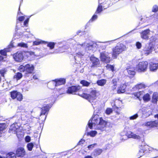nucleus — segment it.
Masks as SVG:
<instances>
[{
	"instance_id": "obj_1",
	"label": "nucleus",
	"mask_w": 158,
	"mask_h": 158,
	"mask_svg": "<svg viewBox=\"0 0 158 158\" xmlns=\"http://www.w3.org/2000/svg\"><path fill=\"white\" fill-rule=\"evenodd\" d=\"M106 122L99 117L97 115L94 116L89 121L88 125L89 127L92 129L93 127L96 129L101 131L105 130Z\"/></svg>"
},
{
	"instance_id": "obj_2",
	"label": "nucleus",
	"mask_w": 158,
	"mask_h": 158,
	"mask_svg": "<svg viewBox=\"0 0 158 158\" xmlns=\"http://www.w3.org/2000/svg\"><path fill=\"white\" fill-rule=\"evenodd\" d=\"M75 46L76 48L77 46L78 48L79 47L84 49L85 48L87 52L90 53L94 52L96 50L97 45L96 43L94 42L86 41L83 44H80L77 43L74 47Z\"/></svg>"
},
{
	"instance_id": "obj_3",
	"label": "nucleus",
	"mask_w": 158,
	"mask_h": 158,
	"mask_svg": "<svg viewBox=\"0 0 158 158\" xmlns=\"http://www.w3.org/2000/svg\"><path fill=\"white\" fill-rule=\"evenodd\" d=\"M78 94L81 97L88 99L90 102H91L99 96L100 93L96 90L93 89L91 91L89 94L84 93L81 94L79 93Z\"/></svg>"
},
{
	"instance_id": "obj_4",
	"label": "nucleus",
	"mask_w": 158,
	"mask_h": 158,
	"mask_svg": "<svg viewBox=\"0 0 158 158\" xmlns=\"http://www.w3.org/2000/svg\"><path fill=\"white\" fill-rule=\"evenodd\" d=\"M126 47L123 44H118L117 46L113 49L112 57L114 58L117 57L118 55L120 54L124 51Z\"/></svg>"
},
{
	"instance_id": "obj_5",
	"label": "nucleus",
	"mask_w": 158,
	"mask_h": 158,
	"mask_svg": "<svg viewBox=\"0 0 158 158\" xmlns=\"http://www.w3.org/2000/svg\"><path fill=\"white\" fill-rule=\"evenodd\" d=\"M34 67L32 64H27L25 65H21L18 69L20 72H25L26 74L32 73L34 70Z\"/></svg>"
},
{
	"instance_id": "obj_6",
	"label": "nucleus",
	"mask_w": 158,
	"mask_h": 158,
	"mask_svg": "<svg viewBox=\"0 0 158 158\" xmlns=\"http://www.w3.org/2000/svg\"><path fill=\"white\" fill-rule=\"evenodd\" d=\"M24 120V119L22 118V117H21L20 119H19L18 122L15 123L11 125L9 129V132L10 133L17 134L20 128L21 123H22L21 121Z\"/></svg>"
},
{
	"instance_id": "obj_7",
	"label": "nucleus",
	"mask_w": 158,
	"mask_h": 158,
	"mask_svg": "<svg viewBox=\"0 0 158 158\" xmlns=\"http://www.w3.org/2000/svg\"><path fill=\"white\" fill-rule=\"evenodd\" d=\"M77 43H77L76 44H75L73 46L74 48L76 49V52L75 54H74L73 56L75 60L77 61L78 62H79L81 60V58H82V57L84 56L85 53L82 51H80L79 50V49L82 50L84 48L80 47H79L78 48L77 46V48L75 47V46L74 47L75 45Z\"/></svg>"
},
{
	"instance_id": "obj_8",
	"label": "nucleus",
	"mask_w": 158,
	"mask_h": 158,
	"mask_svg": "<svg viewBox=\"0 0 158 158\" xmlns=\"http://www.w3.org/2000/svg\"><path fill=\"white\" fill-rule=\"evenodd\" d=\"M51 106L48 105L41 108V112L39 118V119L41 120V121L43 122L45 120L47 114Z\"/></svg>"
},
{
	"instance_id": "obj_9",
	"label": "nucleus",
	"mask_w": 158,
	"mask_h": 158,
	"mask_svg": "<svg viewBox=\"0 0 158 158\" xmlns=\"http://www.w3.org/2000/svg\"><path fill=\"white\" fill-rule=\"evenodd\" d=\"M148 65V63L147 61L140 62L137 65L136 69L139 72H144L147 71Z\"/></svg>"
},
{
	"instance_id": "obj_10",
	"label": "nucleus",
	"mask_w": 158,
	"mask_h": 158,
	"mask_svg": "<svg viewBox=\"0 0 158 158\" xmlns=\"http://www.w3.org/2000/svg\"><path fill=\"white\" fill-rule=\"evenodd\" d=\"M155 117L158 119V114L155 115ZM143 125L149 128L158 127V120L148 122L144 123Z\"/></svg>"
},
{
	"instance_id": "obj_11",
	"label": "nucleus",
	"mask_w": 158,
	"mask_h": 158,
	"mask_svg": "<svg viewBox=\"0 0 158 158\" xmlns=\"http://www.w3.org/2000/svg\"><path fill=\"white\" fill-rule=\"evenodd\" d=\"M10 95L11 98L13 99L16 98L19 101L22 100L23 99V96L22 94L17 91H13L11 92Z\"/></svg>"
},
{
	"instance_id": "obj_12",
	"label": "nucleus",
	"mask_w": 158,
	"mask_h": 158,
	"mask_svg": "<svg viewBox=\"0 0 158 158\" xmlns=\"http://www.w3.org/2000/svg\"><path fill=\"white\" fill-rule=\"evenodd\" d=\"M13 57L15 61L19 62H22L24 58L22 53L20 52H18L14 54Z\"/></svg>"
},
{
	"instance_id": "obj_13",
	"label": "nucleus",
	"mask_w": 158,
	"mask_h": 158,
	"mask_svg": "<svg viewBox=\"0 0 158 158\" xmlns=\"http://www.w3.org/2000/svg\"><path fill=\"white\" fill-rule=\"evenodd\" d=\"M109 53L106 51L101 53V59L102 61L109 62L110 60V57L109 56Z\"/></svg>"
},
{
	"instance_id": "obj_14",
	"label": "nucleus",
	"mask_w": 158,
	"mask_h": 158,
	"mask_svg": "<svg viewBox=\"0 0 158 158\" xmlns=\"http://www.w3.org/2000/svg\"><path fill=\"white\" fill-rule=\"evenodd\" d=\"M155 45V42H150L148 46H146V47L144 48V51H145V54L146 55H148L151 52Z\"/></svg>"
},
{
	"instance_id": "obj_15",
	"label": "nucleus",
	"mask_w": 158,
	"mask_h": 158,
	"mask_svg": "<svg viewBox=\"0 0 158 158\" xmlns=\"http://www.w3.org/2000/svg\"><path fill=\"white\" fill-rule=\"evenodd\" d=\"M81 87L80 86H73L69 87L67 90V93L69 94H76V92L79 90Z\"/></svg>"
},
{
	"instance_id": "obj_16",
	"label": "nucleus",
	"mask_w": 158,
	"mask_h": 158,
	"mask_svg": "<svg viewBox=\"0 0 158 158\" xmlns=\"http://www.w3.org/2000/svg\"><path fill=\"white\" fill-rule=\"evenodd\" d=\"M90 60L92 63L91 67H97L99 66L100 61L98 59L94 56H91L90 57Z\"/></svg>"
},
{
	"instance_id": "obj_17",
	"label": "nucleus",
	"mask_w": 158,
	"mask_h": 158,
	"mask_svg": "<svg viewBox=\"0 0 158 158\" xmlns=\"http://www.w3.org/2000/svg\"><path fill=\"white\" fill-rule=\"evenodd\" d=\"M150 30L149 29L144 30L140 33L141 37L143 39L148 40L149 38L150 34Z\"/></svg>"
},
{
	"instance_id": "obj_18",
	"label": "nucleus",
	"mask_w": 158,
	"mask_h": 158,
	"mask_svg": "<svg viewBox=\"0 0 158 158\" xmlns=\"http://www.w3.org/2000/svg\"><path fill=\"white\" fill-rule=\"evenodd\" d=\"M25 19V17L24 16H19L18 17V19L17 20V24L16 26L15 29V31L17 32L18 30L20 29V26L22 25L21 23L20 22L23 21Z\"/></svg>"
},
{
	"instance_id": "obj_19",
	"label": "nucleus",
	"mask_w": 158,
	"mask_h": 158,
	"mask_svg": "<svg viewBox=\"0 0 158 158\" xmlns=\"http://www.w3.org/2000/svg\"><path fill=\"white\" fill-rule=\"evenodd\" d=\"M53 84L56 86L64 84L65 83V79L64 78L56 79L52 81Z\"/></svg>"
},
{
	"instance_id": "obj_20",
	"label": "nucleus",
	"mask_w": 158,
	"mask_h": 158,
	"mask_svg": "<svg viewBox=\"0 0 158 158\" xmlns=\"http://www.w3.org/2000/svg\"><path fill=\"white\" fill-rule=\"evenodd\" d=\"M25 151L23 148H19L16 151V155L18 156L23 157L25 155Z\"/></svg>"
},
{
	"instance_id": "obj_21",
	"label": "nucleus",
	"mask_w": 158,
	"mask_h": 158,
	"mask_svg": "<svg viewBox=\"0 0 158 158\" xmlns=\"http://www.w3.org/2000/svg\"><path fill=\"white\" fill-rule=\"evenodd\" d=\"M111 105L113 108L115 109L120 108L122 106V103L121 101L116 100L114 101V103H112Z\"/></svg>"
},
{
	"instance_id": "obj_22",
	"label": "nucleus",
	"mask_w": 158,
	"mask_h": 158,
	"mask_svg": "<svg viewBox=\"0 0 158 158\" xmlns=\"http://www.w3.org/2000/svg\"><path fill=\"white\" fill-rule=\"evenodd\" d=\"M146 87V86L143 83H140L136 85L132 88L133 91L137 90L139 89H144Z\"/></svg>"
},
{
	"instance_id": "obj_23",
	"label": "nucleus",
	"mask_w": 158,
	"mask_h": 158,
	"mask_svg": "<svg viewBox=\"0 0 158 158\" xmlns=\"http://www.w3.org/2000/svg\"><path fill=\"white\" fill-rule=\"evenodd\" d=\"M158 68V63H155L153 62H151L150 63L149 68L150 71H155Z\"/></svg>"
},
{
	"instance_id": "obj_24",
	"label": "nucleus",
	"mask_w": 158,
	"mask_h": 158,
	"mask_svg": "<svg viewBox=\"0 0 158 158\" xmlns=\"http://www.w3.org/2000/svg\"><path fill=\"white\" fill-rule=\"evenodd\" d=\"M127 136L129 138H132L137 139H139L140 138L139 135H136L131 131H129L127 133Z\"/></svg>"
},
{
	"instance_id": "obj_25",
	"label": "nucleus",
	"mask_w": 158,
	"mask_h": 158,
	"mask_svg": "<svg viewBox=\"0 0 158 158\" xmlns=\"http://www.w3.org/2000/svg\"><path fill=\"white\" fill-rule=\"evenodd\" d=\"M143 94V91L135 93L133 94L132 97L134 98H138L139 100H141V99L140 98V97L142 96Z\"/></svg>"
},
{
	"instance_id": "obj_26",
	"label": "nucleus",
	"mask_w": 158,
	"mask_h": 158,
	"mask_svg": "<svg viewBox=\"0 0 158 158\" xmlns=\"http://www.w3.org/2000/svg\"><path fill=\"white\" fill-rule=\"evenodd\" d=\"M127 85L125 84H123L121 85L118 88L117 91L118 94L120 93H123L125 92V89L126 88Z\"/></svg>"
},
{
	"instance_id": "obj_27",
	"label": "nucleus",
	"mask_w": 158,
	"mask_h": 158,
	"mask_svg": "<svg viewBox=\"0 0 158 158\" xmlns=\"http://www.w3.org/2000/svg\"><path fill=\"white\" fill-rule=\"evenodd\" d=\"M127 72L129 74L134 76L135 73L134 68L132 67H130L127 68Z\"/></svg>"
},
{
	"instance_id": "obj_28",
	"label": "nucleus",
	"mask_w": 158,
	"mask_h": 158,
	"mask_svg": "<svg viewBox=\"0 0 158 158\" xmlns=\"http://www.w3.org/2000/svg\"><path fill=\"white\" fill-rule=\"evenodd\" d=\"M46 43H47L46 41H42L40 39H38L33 42V45H37L41 44H45Z\"/></svg>"
},
{
	"instance_id": "obj_29",
	"label": "nucleus",
	"mask_w": 158,
	"mask_h": 158,
	"mask_svg": "<svg viewBox=\"0 0 158 158\" xmlns=\"http://www.w3.org/2000/svg\"><path fill=\"white\" fill-rule=\"evenodd\" d=\"M102 151L100 149L95 150L93 152V155L95 156H97L100 155L102 152Z\"/></svg>"
},
{
	"instance_id": "obj_30",
	"label": "nucleus",
	"mask_w": 158,
	"mask_h": 158,
	"mask_svg": "<svg viewBox=\"0 0 158 158\" xmlns=\"http://www.w3.org/2000/svg\"><path fill=\"white\" fill-rule=\"evenodd\" d=\"M158 98V94L157 93H154L152 97V102L154 103H156L157 101Z\"/></svg>"
},
{
	"instance_id": "obj_31",
	"label": "nucleus",
	"mask_w": 158,
	"mask_h": 158,
	"mask_svg": "<svg viewBox=\"0 0 158 158\" xmlns=\"http://www.w3.org/2000/svg\"><path fill=\"white\" fill-rule=\"evenodd\" d=\"M45 44H47V47L49 48L50 49H52L54 48L55 45L56 43L54 42H46Z\"/></svg>"
},
{
	"instance_id": "obj_32",
	"label": "nucleus",
	"mask_w": 158,
	"mask_h": 158,
	"mask_svg": "<svg viewBox=\"0 0 158 158\" xmlns=\"http://www.w3.org/2000/svg\"><path fill=\"white\" fill-rule=\"evenodd\" d=\"M106 80L105 79H101L98 80L97 81V83L98 85L102 86L106 84Z\"/></svg>"
},
{
	"instance_id": "obj_33",
	"label": "nucleus",
	"mask_w": 158,
	"mask_h": 158,
	"mask_svg": "<svg viewBox=\"0 0 158 158\" xmlns=\"http://www.w3.org/2000/svg\"><path fill=\"white\" fill-rule=\"evenodd\" d=\"M10 51V49L9 48L5 49L3 50H1L0 51V53L4 56H6L7 52Z\"/></svg>"
},
{
	"instance_id": "obj_34",
	"label": "nucleus",
	"mask_w": 158,
	"mask_h": 158,
	"mask_svg": "<svg viewBox=\"0 0 158 158\" xmlns=\"http://www.w3.org/2000/svg\"><path fill=\"white\" fill-rule=\"evenodd\" d=\"M113 42V41H108L107 42H104L103 43V44L101 46H102V48L103 49H105L106 48V46L110 44Z\"/></svg>"
},
{
	"instance_id": "obj_35",
	"label": "nucleus",
	"mask_w": 158,
	"mask_h": 158,
	"mask_svg": "<svg viewBox=\"0 0 158 158\" xmlns=\"http://www.w3.org/2000/svg\"><path fill=\"white\" fill-rule=\"evenodd\" d=\"M97 132L95 131H91L87 133V135H90L91 137H94L97 134Z\"/></svg>"
},
{
	"instance_id": "obj_36",
	"label": "nucleus",
	"mask_w": 158,
	"mask_h": 158,
	"mask_svg": "<svg viewBox=\"0 0 158 158\" xmlns=\"http://www.w3.org/2000/svg\"><path fill=\"white\" fill-rule=\"evenodd\" d=\"M102 3H99L98 7L95 12V14L99 13L103 10L102 6Z\"/></svg>"
},
{
	"instance_id": "obj_37",
	"label": "nucleus",
	"mask_w": 158,
	"mask_h": 158,
	"mask_svg": "<svg viewBox=\"0 0 158 158\" xmlns=\"http://www.w3.org/2000/svg\"><path fill=\"white\" fill-rule=\"evenodd\" d=\"M6 158H16V156L15 153L10 152L6 155Z\"/></svg>"
},
{
	"instance_id": "obj_38",
	"label": "nucleus",
	"mask_w": 158,
	"mask_h": 158,
	"mask_svg": "<svg viewBox=\"0 0 158 158\" xmlns=\"http://www.w3.org/2000/svg\"><path fill=\"white\" fill-rule=\"evenodd\" d=\"M22 77V75L21 73L18 72L15 75L14 77V78H16L17 80H18L21 79Z\"/></svg>"
},
{
	"instance_id": "obj_39",
	"label": "nucleus",
	"mask_w": 158,
	"mask_h": 158,
	"mask_svg": "<svg viewBox=\"0 0 158 158\" xmlns=\"http://www.w3.org/2000/svg\"><path fill=\"white\" fill-rule=\"evenodd\" d=\"M150 95L148 94H146L143 97V100L145 101H147L150 100Z\"/></svg>"
},
{
	"instance_id": "obj_40",
	"label": "nucleus",
	"mask_w": 158,
	"mask_h": 158,
	"mask_svg": "<svg viewBox=\"0 0 158 158\" xmlns=\"http://www.w3.org/2000/svg\"><path fill=\"white\" fill-rule=\"evenodd\" d=\"M33 146V143H28L27 146L28 150L29 151H31L32 150Z\"/></svg>"
},
{
	"instance_id": "obj_41",
	"label": "nucleus",
	"mask_w": 158,
	"mask_h": 158,
	"mask_svg": "<svg viewBox=\"0 0 158 158\" xmlns=\"http://www.w3.org/2000/svg\"><path fill=\"white\" fill-rule=\"evenodd\" d=\"M106 67L107 69L111 70L113 72L115 70L114 69V66L113 65L108 64L107 65Z\"/></svg>"
},
{
	"instance_id": "obj_42",
	"label": "nucleus",
	"mask_w": 158,
	"mask_h": 158,
	"mask_svg": "<svg viewBox=\"0 0 158 158\" xmlns=\"http://www.w3.org/2000/svg\"><path fill=\"white\" fill-rule=\"evenodd\" d=\"M81 83L82 84L83 86H88L90 84V83L85 80L81 81Z\"/></svg>"
},
{
	"instance_id": "obj_43",
	"label": "nucleus",
	"mask_w": 158,
	"mask_h": 158,
	"mask_svg": "<svg viewBox=\"0 0 158 158\" xmlns=\"http://www.w3.org/2000/svg\"><path fill=\"white\" fill-rule=\"evenodd\" d=\"M18 46L23 48H27L28 46L27 44L24 43L23 42L19 43L18 44Z\"/></svg>"
},
{
	"instance_id": "obj_44",
	"label": "nucleus",
	"mask_w": 158,
	"mask_h": 158,
	"mask_svg": "<svg viewBox=\"0 0 158 158\" xmlns=\"http://www.w3.org/2000/svg\"><path fill=\"white\" fill-rule=\"evenodd\" d=\"M145 112H143V114L142 115V117H143V118H145V117H148L152 114V113H151V111H148L147 113H145V114H146L145 115Z\"/></svg>"
},
{
	"instance_id": "obj_45",
	"label": "nucleus",
	"mask_w": 158,
	"mask_h": 158,
	"mask_svg": "<svg viewBox=\"0 0 158 158\" xmlns=\"http://www.w3.org/2000/svg\"><path fill=\"white\" fill-rule=\"evenodd\" d=\"M144 150L142 149L139 150V152L138 153V156H139V158L142 156L144 154Z\"/></svg>"
},
{
	"instance_id": "obj_46",
	"label": "nucleus",
	"mask_w": 158,
	"mask_h": 158,
	"mask_svg": "<svg viewBox=\"0 0 158 158\" xmlns=\"http://www.w3.org/2000/svg\"><path fill=\"white\" fill-rule=\"evenodd\" d=\"M118 79H114L112 81V85L117 86V82L118 81Z\"/></svg>"
},
{
	"instance_id": "obj_47",
	"label": "nucleus",
	"mask_w": 158,
	"mask_h": 158,
	"mask_svg": "<svg viewBox=\"0 0 158 158\" xmlns=\"http://www.w3.org/2000/svg\"><path fill=\"white\" fill-rule=\"evenodd\" d=\"M97 15L95 14L93 15L91 19L89 20V22H92L96 20L97 19Z\"/></svg>"
},
{
	"instance_id": "obj_48",
	"label": "nucleus",
	"mask_w": 158,
	"mask_h": 158,
	"mask_svg": "<svg viewBox=\"0 0 158 158\" xmlns=\"http://www.w3.org/2000/svg\"><path fill=\"white\" fill-rule=\"evenodd\" d=\"M5 128V124H0V133Z\"/></svg>"
},
{
	"instance_id": "obj_49",
	"label": "nucleus",
	"mask_w": 158,
	"mask_h": 158,
	"mask_svg": "<svg viewBox=\"0 0 158 158\" xmlns=\"http://www.w3.org/2000/svg\"><path fill=\"white\" fill-rule=\"evenodd\" d=\"M138 117V113L135 114L130 117V120H134L137 118Z\"/></svg>"
},
{
	"instance_id": "obj_50",
	"label": "nucleus",
	"mask_w": 158,
	"mask_h": 158,
	"mask_svg": "<svg viewBox=\"0 0 158 158\" xmlns=\"http://www.w3.org/2000/svg\"><path fill=\"white\" fill-rule=\"evenodd\" d=\"M97 144V143H95L90 145L88 146V148L89 150H92Z\"/></svg>"
},
{
	"instance_id": "obj_51",
	"label": "nucleus",
	"mask_w": 158,
	"mask_h": 158,
	"mask_svg": "<svg viewBox=\"0 0 158 158\" xmlns=\"http://www.w3.org/2000/svg\"><path fill=\"white\" fill-rule=\"evenodd\" d=\"M158 6L156 5H154L152 8V12H156L158 11Z\"/></svg>"
},
{
	"instance_id": "obj_52",
	"label": "nucleus",
	"mask_w": 158,
	"mask_h": 158,
	"mask_svg": "<svg viewBox=\"0 0 158 158\" xmlns=\"http://www.w3.org/2000/svg\"><path fill=\"white\" fill-rule=\"evenodd\" d=\"M112 112V109L110 108H108L106 110V113L107 114H110Z\"/></svg>"
},
{
	"instance_id": "obj_53",
	"label": "nucleus",
	"mask_w": 158,
	"mask_h": 158,
	"mask_svg": "<svg viewBox=\"0 0 158 158\" xmlns=\"http://www.w3.org/2000/svg\"><path fill=\"white\" fill-rule=\"evenodd\" d=\"M85 142V140L83 139H81V140L78 142L77 143L78 145H82L84 144Z\"/></svg>"
},
{
	"instance_id": "obj_54",
	"label": "nucleus",
	"mask_w": 158,
	"mask_h": 158,
	"mask_svg": "<svg viewBox=\"0 0 158 158\" xmlns=\"http://www.w3.org/2000/svg\"><path fill=\"white\" fill-rule=\"evenodd\" d=\"M29 21V18L27 19H26L24 22L23 25V26H25L26 27L27 26V25L28 24V23Z\"/></svg>"
},
{
	"instance_id": "obj_55",
	"label": "nucleus",
	"mask_w": 158,
	"mask_h": 158,
	"mask_svg": "<svg viewBox=\"0 0 158 158\" xmlns=\"http://www.w3.org/2000/svg\"><path fill=\"white\" fill-rule=\"evenodd\" d=\"M25 141L27 142H29L31 141V137L29 136H27L25 138Z\"/></svg>"
},
{
	"instance_id": "obj_56",
	"label": "nucleus",
	"mask_w": 158,
	"mask_h": 158,
	"mask_svg": "<svg viewBox=\"0 0 158 158\" xmlns=\"http://www.w3.org/2000/svg\"><path fill=\"white\" fill-rule=\"evenodd\" d=\"M136 46L138 49H140L142 46L141 44L139 42H137L136 43Z\"/></svg>"
},
{
	"instance_id": "obj_57",
	"label": "nucleus",
	"mask_w": 158,
	"mask_h": 158,
	"mask_svg": "<svg viewBox=\"0 0 158 158\" xmlns=\"http://www.w3.org/2000/svg\"><path fill=\"white\" fill-rule=\"evenodd\" d=\"M6 71L5 69H2L0 71V73L2 76H3L4 73L6 72Z\"/></svg>"
},
{
	"instance_id": "obj_58",
	"label": "nucleus",
	"mask_w": 158,
	"mask_h": 158,
	"mask_svg": "<svg viewBox=\"0 0 158 158\" xmlns=\"http://www.w3.org/2000/svg\"><path fill=\"white\" fill-rule=\"evenodd\" d=\"M117 86L112 85L111 86V89L113 90V91H114L115 90Z\"/></svg>"
},
{
	"instance_id": "obj_59",
	"label": "nucleus",
	"mask_w": 158,
	"mask_h": 158,
	"mask_svg": "<svg viewBox=\"0 0 158 158\" xmlns=\"http://www.w3.org/2000/svg\"><path fill=\"white\" fill-rule=\"evenodd\" d=\"M29 53L30 55L31 56L32 55H35V53L32 52H29Z\"/></svg>"
},
{
	"instance_id": "obj_60",
	"label": "nucleus",
	"mask_w": 158,
	"mask_h": 158,
	"mask_svg": "<svg viewBox=\"0 0 158 158\" xmlns=\"http://www.w3.org/2000/svg\"><path fill=\"white\" fill-rule=\"evenodd\" d=\"M38 77L36 75H35L33 76V78L34 79H38Z\"/></svg>"
},
{
	"instance_id": "obj_61",
	"label": "nucleus",
	"mask_w": 158,
	"mask_h": 158,
	"mask_svg": "<svg viewBox=\"0 0 158 158\" xmlns=\"http://www.w3.org/2000/svg\"><path fill=\"white\" fill-rule=\"evenodd\" d=\"M85 158H93L90 156H87L85 157Z\"/></svg>"
},
{
	"instance_id": "obj_62",
	"label": "nucleus",
	"mask_w": 158,
	"mask_h": 158,
	"mask_svg": "<svg viewBox=\"0 0 158 158\" xmlns=\"http://www.w3.org/2000/svg\"><path fill=\"white\" fill-rule=\"evenodd\" d=\"M4 59V57L2 56H0V61Z\"/></svg>"
},
{
	"instance_id": "obj_63",
	"label": "nucleus",
	"mask_w": 158,
	"mask_h": 158,
	"mask_svg": "<svg viewBox=\"0 0 158 158\" xmlns=\"http://www.w3.org/2000/svg\"><path fill=\"white\" fill-rule=\"evenodd\" d=\"M25 30L27 32H29V28H27L26 29H25Z\"/></svg>"
},
{
	"instance_id": "obj_64",
	"label": "nucleus",
	"mask_w": 158,
	"mask_h": 158,
	"mask_svg": "<svg viewBox=\"0 0 158 158\" xmlns=\"http://www.w3.org/2000/svg\"><path fill=\"white\" fill-rule=\"evenodd\" d=\"M5 157L3 156H2L0 155V158H6Z\"/></svg>"
}]
</instances>
